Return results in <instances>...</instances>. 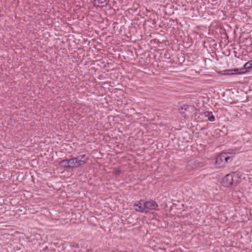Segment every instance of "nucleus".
Returning a JSON list of instances; mask_svg holds the SVG:
<instances>
[{
  "label": "nucleus",
  "instance_id": "obj_1",
  "mask_svg": "<svg viewBox=\"0 0 252 252\" xmlns=\"http://www.w3.org/2000/svg\"><path fill=\"white\" fill-rule=\"evenodd\" d=\"M232 158L228 156L227 153H221L218 155L216 158V167L217 168L223 167L226 163L230 162Z\"/></svg>",
  "mask_w": 252,
  "mask_h": 252
},
{
  "label": "nucleus",
  "instance_id": "obj_2",
  "mask_svg": "<svg viewBox=\"0 0 252 252\" xmlns=\"http://www.w3.org/2000/svg\"><path fill=\"white\" fill-rule=\"evenodd\" d=\"M196 109L194 106L190 105H184L179 109L180 112L182 114V117L185 118L192 117L193 114H195Z\"/></svg>",
  "mask_w": 252,
  "mask_h": 252
},
{
  "label": "nucleus",
  "instance_id": "obj_3",
  "mask_svg": "<svg viewBox=\"0 0 252 252\" xmlns=\"http://www.w3.org/2000/svg\"><path fill=\"white\" fill-rule=\"evenodd\" d=\"M59 164L62 166L66 168H77L75 158L69 159L62 160L59 162Z\"/></svg>",
  "mask_w": 252,
  "mask_h": 252
},
{
  "label": "nucleus",
  "instance_id": "obj_4",
  "mask_svg": "<svg viewBox=\"0 0 252 252\" xmlns=\"http://www.w3.org/2000/svg\"><path fill=\"white\" fill-rule=\"evenodd\" d=\"M233 183L234 180H233V176H232L231 173L227 174L222 179V184L224 187H228Z\"/></svg>",
  "mask_w": 252,
  "mask_h": 252
},
{
  "label": "nucleus",
  "instance_id": "obj_5",
  "mask_svg": "<svg viewBox=\"0 0 252 252\" xmlns=\"http://www.w3.org/2000/svg\"><path fill=\"white\" fill-rule=\"evenodd\" d=\"M146 212H148L151 210H156L158 207L157 203L152 200L145 201Z\"/></svg>",
  "mask_w": 252,
  "mask_h": 252
},
{
  "label": "nucleus",
  "instance_id": "obj_6",
  "mask_svg": "<svg viewBox=\"0 0 252 252\" xmlns=\"http://www.w3.org/2000/svg\"><path fill=\"white\" fill-rule=\"evenodd\" d=\"M134 209L140 212H146L145 201L144 200H140L136 202L134 205Z\"/></svg>",
  "mask_w": 252,
  "mask_h": 252
},
{
  "label": "nucleus",
  "instance_id": "obj_7",
  "mask_svg": "<svg viewBox=\"0 0 252 252\" xmlns=\"http://www.w3.org/2000/svg\"><path fill=\"white\" fill-rule=\"evenodd\" d=\"M75 158L77 167L85 164L88 160V158L87 157L86 155H80Z\"/></svg>",
  "mask_w": 252,
  "mask_h": 252
},
{
  "label": "nucleus",
  "instance_id": "obj_8",
  "mask_svg": "<svg viewBox=\"0 0 252 252\" xmlns=\"http://www.w3.org/2000/svg\"><path fill=\"white\" fill-rule=\"evenodd\" d=\"M252 68V60L246 63L243 66V68L240 69L241 72H245V71H243V70H246V71Z\"/></svg>",
  "mask_w": 252,
  "mask_h": 252
},
{
  "label": "nucleus",
  "instance_id": "obj_9",
  "mask_svg": "<svg viewBox=\"0 0 252 252\" xmlns=\"http://www.w3.org/2000/svg\"><path fill=\"white\" fill-rule=\"evenodd\" d=\"M232 176H233V180L234 183H237L239 182L238 179L241 178L242 175L239 172H233L231 173Z\"/></svg>",
  "mask_w": 252,
  "mask_h": 252
},
{
  "label": "nucleus",
  "instance_id": "obj_10",
  "mask_svg": "<svg viewBox=\"0 0 252 252\" xmlns=\"http://www.w3.org/2000/svg\"><path fill=\"white\" fill-rule=\"evenodd\" d=\"M204 115L206 118H208V121L210 122L215 121V117L212 112L206 111L204 113Z\"/></svg>",
  "mask_w": 252,
  "mask_h": 252
},
{
  "label": "nucleus",
  "instance_id": "obj_11",
  "mask_svg": "<svg viewBox=\"0 0 252 252\" xmlns=\"http://www.w3.org/2000/svg\"><path fill=\"white\" fill-rule=\"evenodd\" d=\"M240 73L241 71L240 69H233L225 70L224 74L231 75L234 74H239Z\"/></svg>",
  "mask_w": 252,
  "mask_h": 252
},
{
  "label": "nucleus",
  "instance_id": "obj_12",
  "mask_svg": "<svg viewBox=\"0 0 252 252\" xmlns=\"http://www.w3.org/2000/svg\"><path fill=\"white\" fill-rule=\"evenodd\" d=\"M94 4H101V6H105L108 4V1L105 0L103 1H101L100 0H94Z\"/></svg>",
  "mask_w": 252,
  "mask_h": 252
},
{
  "label": "nucleus",
  "instance_id": "obj_13",
  "mask_svg": "<svg viewBox=\"0 0 252 252\" xmlns=\"http://www.w3.org/2000/svg\"><path fill=\"white\" fill-rule=\"evenodd\" d=\"M68 163L67 162H64V165H67Z\"/></svg>",
  "mask_w": 252,
  "mask_h": 252
}]
</instances>
